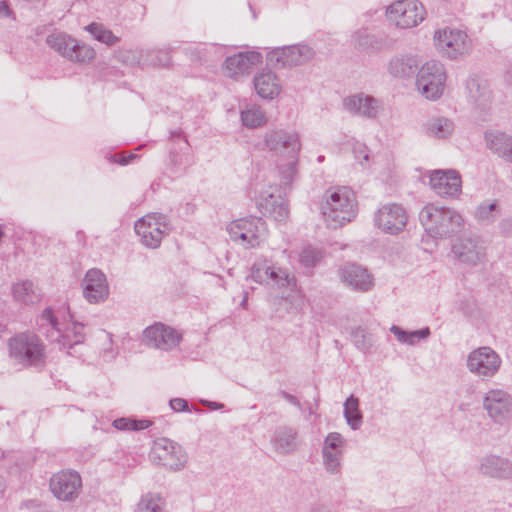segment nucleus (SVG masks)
I'll return each instance as SVG.
<instances>
[{
    "instance_id": "obj_59",
    "label": "nucleus",
    "mask_w": 512,
    "mask_h": 512,
    "mask_svg": "<svg viewBox=\"0 0 512 512\" xmlns=\"http://www.w3.org/2000/svg\"><path fill=\"white\" fill-rule=\"evenodd\" d=\"M120 163H121V164H123V165H126V164H128V163H129V160H128V159H126V158H123V159L120 161Z\"/></svg>"
},
{
    "instance_id": "obj_1",
    "label": "nucleus",
    "mask_w": 512,
    "mask_h": 512,
    "mask_svg": "<svg viewBox=\"0 0 512 512\" xmlns=\"http://www.w3.org/2000/svg\"><path fill=\"white\" fill-rule=\"evenodd\" d=\"M261 150L276 158L282 184L290 185L296 178L302 143L295 129L272 128L267 130L259 143Z\"/></svg>"
},
{
    "instance_id": "obj_54",
    "label": "nucleus",
    "mask_w": 512,
    "mask_h": 512,
    "mask_svg": "<svg viewBox=\"0 0 512 512\" xmlns=\"http://www.w3.org/2000/svg\"><path fill=\"white\" fill-rule=\"evenodd\" d=\"M281 396L286 400L288 401L289 403H291L292 405L294 406H297V407H300V402L299 400L292 394L286 392V391H281Z\"/></svg>"
},
{
    "instance_id": "obj_56",
    "label": "nucleus",
    "mask_w": 512,
    "mask_h": 512,
    "mask_svg": "<svg viewBox=\"0 0 512 512\" xmlns=\"http://www.w3.org/2000/svg\"><path fill=\"white\" fill-rule=\"evenodd\" d=\"M311 512H328V511L323 506H317V507H313Z\"/></svg>"
},
{
    "instance_id": "obj_5",
    "label": "nucleus",
    "mask_w": 512,
    "mask_h": 512,
    "mask_svg": "<svg viewBox=\"0 0 512 512\" xmlns=\"http://www.w3.org/2000/svg\"><path fill=\"white\" fill-rule=\"evenodd\" d=\"M39 331L42 332L50 341L57 342L60 348L73 349L74 346L83 343L85 335L83 325L73 323L65 331L60 327L58 319L50 308H46L38 318Z\"/></svg>"
},
{
    "instance_id": "obj_9",
    "label": "nucleus",
    "mask_w": 512,
    "mask_h": 512,
    "mask_svg": "<svg viewBox=\"0 0 512 512\" xmlns=\"http://www.w3.org/2000/svg\"><path fill=\"white\" fill-rule=\"evenodd\" d=\"M46 43L51 49L71 62L89 63L96 55L95 50L91 46L79 43L70 35L62 32L50 34L46 39Z\"/></svg>"
},
{
    "instance_id": "obj_13",
    "label": "nucleus",
    "mask_w": 512,
    "mask_h": 512,
    "mask_svg": "<svg viewBox=\"0 0 512 512\" xmlns=\"http://www.w3.org/2000/svg\"><path fill=\"white\" fill-rule=\"evenodd\" d=\"M387 18L396 27L409 29L418 26L426 16L424 6L418 0H399L386 10Z\"/></svg>"
},
{
    "instance_id": "obj_60",
    "label": "nucleus",
    "mask_w": 512,
    "mask_h": 512,
    "mask_svg": "<svg viewBox=\"0 0 512 512\" xmlns=\"http://www.w3.org/2000/svg\"><path fill=\"white\" fill-rule=\"evenodd\" d=\"M317 161H318L319 163H322V162L324 161V156H322V155H321V156H318Z\"/></svg>"
},
{
    "instance_id": "obj_7",
    "label": "nucleus",
    "mask_w": 512,
    "mask_h": 512,
    "mask_svg": "<svg viewBox=\"0 0 512 512\" xmlns=\"http://www.w3.org/2000/svg\"><path fill=\"white\" fill-rule=\"evenodd\" d=\"M435 47L438 52L451 60L461 59L472 51V40L466 32L446 27L434 34Z\"/></svg>"
},
{
    "instance_id": "obj_37",
    "label": "nucleus",
    "mask_w": 512,
    "mask_h": 512,
    "mask_svg": "<svg viewBox=\"0 0 512 512\" xmlns=\"http://www.w3.org/2000/svg\"><path fill=\"white\" fill-rule=\"evenodd\" d=\"M240 118L243 126L249 129L261 128L268 122L266 113L257 105L246 106V108L241 111Z\"/></svg>"
},
{
    "instance_id": "obj_53",
    "label": "nucleus",
    "mask_w": 512,
    "mask_h": 512,
    "mask_svg": "<svg viewBox=\"0 0 512 512\" xmlns=\"http://www.w3.org/2000/svg\"><path fill=\"white\" fill-rule=\"evenodd\" d=\"M151 425L149 420H133V431L144 430Z\"/></svg>"
},
{
    "instance_id": "obj_44",
    "label": "nucleus",
    "mask_w": 512,
    "mask_h": 512,
    "mask_svg": "<svg viewBox=\"0 0 512 512\" xmlns=\"http://www.w3.org/2000/svg\"><path fill=\"white\" fill-rule=\"evenodd\" d=\"M353 153L355 158L359 161L362 166L368 167L370 166V150L368 147L360 142H357L353 145Z\"/></svg>"
},
{
    "instance_id": "obj_19",
    "label": "nucleus",
    "mask_w": 512,
    "mask_h": 512,
    "mask_svg": "<svg viewBox=\"0 0 512 512\" xmlns=\"http://www.w3.org/2000/svg\"><path fill=\"white\" fill-rule=\"evenodd\" d=\"M313 49L307 45H290L274 48L268 54V60L279 67L303 65L314 57Z\"/></svg>"
},
{
    "instance_id": "obj_35",
    "label": "nucleus",
    "mask_w": 512,
    "mask_h": 512,
    "mask_svg": "<svg viewBox=\"0 0 512 512\" xmlns=\"http://www.w3.org/2000/svg\"><path fill=\"white\" fill-rule=\"evenodd\" d=\"M425 133L432 138L446 139L450 137L454 130V122L444 116L431 117L424 124Z\"/></svg>"
},
{
    "instance_id": "obj_28",
    "label": "nucleus",
    "mask_w": 512,
    "mask_h": 512,
    "mask_svg": "<svg viewBox=\"0 0 512 512\" xmlns=\"http://www.w3.org/2000/svg\"><path fill=\"white\" fill-rule=\"evenodd\" d=\"M271 444L274 451L279 454H292L299 447L298 432L291 426H279L273 433Z\"/></svg>"
},
{
    "instance_id": "obj_42",
    "label": "nucleus",
    "mask_w": 512,
    "mask_h": 512,
    "mask_svg": "<svg viewBox=\"0 0 512 512\" xmlns=\"http://www.w3.org/2000/svg\"><path fill=\"white\" fill-rule=\"evenodd\" d=\"M148 52L138 49H120L115 53V57L118 61L125 65L135 66L143 63V57Z\"/></svg>"
},
{
    "instance_id": "obj_14",
    "label": "nucleus",
    "mask_w": 512,
    "mask_h": 512,
    "mask_svg": "<svg viewBox=\"0 0 512 512\" xmlns=\"http://www.w3.org/2000/svg\"><path fill=\"white\" fill-rule=\"evenodd\" d=\"M250 278L259 284H272L278 287H292L296 284L293 275L276 267L271 260L265 257H259L253 263Z\"/></svg>"
},
{
    "instance_id": "obj_18",
    "label": "nucleus",
    "mask_w": 512,
    "mask_h": 512,
    "mask_svg": "<svg viewBox=\"0 0 512 512\" xmlns=\"http://www.w3.org/2000/svg\"><path fill=\"white\" fill-rule=\"evenodd\" d=\"M82 489V479L78 472L62 470L50 479V490L60 501H74Z\"/></svg>"
},
{
    "instance_id": "obj_26",
    "label": "nucleus",
    "mask_w": 512,
    "mask_h": 512,
    "mask_svg": "<svg viewBox=\"0 0 512 512\" xmlns=\"http://www.w3.org/2000/svg\"><path fill=\"white\" fill-rule=\"evenodd\" d=\"M478 472L485 477L507 480L512 477V462L496 454H487L480 458Z\"/></svg>"
},
{
    "instance_id": "obj_58",
    "label": "nucleus",
    "mask_w": 512,
    "mask_h": 512,
    "mask_svg": "<svg viewBox=\"0 0 512 512\" xmlns=\"http://www.w3.org/2000/svg\"><path fill=\"white\" fill-rule=\"evenodd\" d=\"M174 135H175V136H177V137H179V138H182V134H181V132L174 133V134H173V136H174ZM183 141H184V143H185V144H188L187 140H186L184 137H183Z\"/></svg>"
},
{
    "instance_id": "obj_31",
    "label": "nucleus",
    "mask_w": 512,
    "mask_h": 512,
    "mask_svg": "<svg viewBox=\"0 0 512 512\" xmlns=\"http://www.w3.org/2000/svg\"><path fill=\"white\" fill-rule=\"evenodd\" d=\"M419 67L417 56L399 54L393 56L387 63V71L393 78L408 79Z\"/></svg>"
},
{
    "instance_id": "obj_12",
    "label": "nucleus",
    "mask_w": 512,
    "mask_h": 512,
    "mask_svg": "<svg viewBox=\"0 0 512 512\" xmlns=\"http://www.w3.org/2000/svg\"><path fill=\"white\" fill-rule=\"evenodd\" d=\"M134 228L141 243L151 249L158 248L162 239L171 230L167 216L160 213H150L143 216L136 221Z\"/></svg>"
},
{
    "instance_id": "obj_50",
    "label": "nucleus",
    "mask_w": 512,
    "mask_h": 512,
    "mask_svg": "<svg viewBox=\"0 0 512 512\" xmlns=\"http://www.w3.org/2000/svg\"><path fill=\"white\" fill-rule=\"evenodd\" d=\"M158 56L156 60H153L151 63L153 65L160 66H168L170 64V56L167 52H158Z\"/></svg>"
},
{
    "instance_id": "obj_30",
    "label": "nucleus",
    "mask_w": 512,
    "mask_h": 512,
    "mask_svg": "<svg viewBox=\"0 0 512 512\" xmlns=\"http://www.w3.org/2000/svg\"><path fill=\"white\" fill-rule=\"evenodd\" d=\"M273 191L266 190L261 194L259 205L269 213L276 221L283 222L288 218L289 209L286 199L280 189Z\"/></svg>"
},
{
    "instance_id": "obj_25",
    "label": "nucleus",
    "mask_w": 512,
    "mask_h": 512,
    "mask_svg": "<svg viewBox=\"0 0 512 512\" xmlns=\"http://www.w3.org/2000/svg\"><path fill=\"white\" fill-rule=\"evenodd\" d=\"M83 295L89 303L103 302L108 298L109 286L105 274L96 268L87 271L83 281Z\"/></svg>"
},
{
    "instance_id": "obj_49",
    "label": "nucleus",
    "mask_w": 512,
    "mask_h": 512,
    "mask_svg": "<svg viewBox=\"0 0 512 512\" xmlns=\"http://www.w3.org/2000/svg\"><path fill=\"white\" fill-rule=\"evenodd\" d=\"M7 17L15 20L14 12L10 9L6 1H0V18Z\"/></svg>"
},
{
    "instance_id": "obj_4",
    "label": "nucleus",
    "mask_w": 512,
    "mask_h": 512,
    "mask_svg": "<svg viewBox=\"0 0 512 512\" xmlns=\"http://www.w3.org/2000/svg\"><path fill=\"white\" fill-rule=\"evenodd\" d=\"M9 357L23 368L42 369L46 365V347L34 333L22 332L8 341Z\"/></svg>"
},
{
    "instance_id": "obj_11",
    "label": "nucleus",
    "mask_w": 512,
    "mask_h": 512,
    "mask_svg": "<svg viewBox=\"0 0 512 512\" xmlns=\"http://www.w3.org/2000/svg\"><path fill=\"white\" fill-rule=\"evenodd\" d=\"M482 409L493 424L507 425L512 420V394L502 388H491L483 395Z\"/></svg>"
},
{
    "instance_id": "obj_46",
    "label": "nucleus",
    "mask_w": 512,
    "mask_h": 512,
    "mask_svg": "<svg viewBox=\"0 0 512 512\" xmlns=\"http://www.w3.org/2000/svg\"><path fill=\"white\" fill-rule=\"evenodd\" d=\"M171 409L175 412H181L188 409V402L182 398H174L169 402Z\"/></svg>"
},
{
    "instance_id": "obj_29",
    "label": "nucleus",
    "mask_w": 512,
    "mask_h": 512,
    "mask_svg": "<svg viewBox=\"0 0 512 512\" xmlns=\"http://www.w3.org/2000/svg\"><path fill=\"white\" fill-rule=\"evenodd\" d=\"M487 148L504 162L512 164V135L501 131L485 133Z\"/></svg>"
},
{
    "instance_id": "obj_43",
    "label": "nucleus",
    "mask_w": 512,
    "mask_h": 512,
    "mask_svg": "<svg viewBox=\"0 0 512 512\" xmlns=\"http://www.w3.org/2000/svg\"><path fill=\"white\" fill-rule=\"evenodd\" d=\"M322 257H323V253L320 249L313 248V247L309 246V247H305L302 250V252L300 253V256H299V261L303 266H305L307 268H312L315 265H317V263L320 262Z\"/></svg>"
},
{
    "instance_id": "obj_23",
    "label": "nucleus",
    "mask_w": 512,
    "mask_h": 512,
    "mask_svg": "<svg viewBox=\"0 0 512 512\" xmlns=\"http://www.w3.org/2000/svg\"><path fill=\"white\" fill-rule=\"evenodd\" d=\"M345 446L346 440L338 432H331L325 437L322 458L324 468L328 473H339Z\"/></svg>"
},
{
    "instance_id": "obj_34",
    "label": "nucleus",
    "mask_w": 512,
    "mask_h": 512,
    "mask_svg": "<svg viewBox=\"0 0 512 512\" xmlns=\"http://www.w3.org/2000/svg\"><path fill=\"white\" fill-rule=\"evenodd\" d=\"M257 94L264 99H273L280 92V84L271 71H262L254 77Z\"/></svg>"
},
{
    "instance_id": "obj_27",
    "label": "nucleus",
    "mask_w": 512,
    "mask_h": 512,
    "mask_svg": "<svg viewBox=\"0 0 512 512\" xmlns=\"http://www.w3.org/2000/svg\"><path fill=\"white\" fill-rule=\"evenodd\" d=\"M343 105L350 113L369 119L376 118L381 109L380 102L376 98L364 93L346 97Z\"/></svg>"
},
{
    "instance_id": "obj_38",
    "label": "nucleus",
    "mask_w": 512,
    "mask_h": 512,
    "mask_svg": "<svg viewBox=\"0 0 512 512\" xmlns=\"http://www.w3.org/2000/svg\"><path fill=\"white\" fill-rule=\"evenodd\" d=\"M500 215V207L497 200L483 201L480 203L475 211L474 217L481 224H491Z\"/></svg>"
},
{
    "instance_id": "obj_48",
    "label": "nucleus",
    "mask_w": 512,
    "mask_h": 512,
    "mask_svg": "<svg viewBox=\"0 0 512 512\" xmlns=\"http://www.w3.org/2000/svg\"><path fill=\"white\" fill-rule=\"evenodd\" d=\"M390 332L397 338L399 342L406 343V337L408 336L407 331H404L399 326L392 325L390 328Z\"/></svg>"
},
{
    "instance_id": "obj_10",
    "label": "nucleus",
    "mask_w": 512,
    "mask_h": 512,
    "mask_svg": "<svg viewBox=\"0 0 512 512\" xmlns=\"http://www.w3.org/2000/svg\"><path fill=\"white\" fill-rule=\"evenodd\" d=\"M227 231L232 241L239 242L246 248H254L265 239L267 227L262 218L249 217L231 222Z\"/></svg>"
},
{
    "instance_id": "obj_20",
    "label": "nucleus",
    "mask_w": 512,
    "mask_h": 512,
    "mask_svg": "<svg viewBox=\"0 0 512 512\" xmlns=\"http://www.w3.org/2000/svg\"><path fill=\"white\" fill-rule=\"evenodd\" d=\"M407 219V213L401 205L390 203L378 209L374 222L383 232L395 235L404 230Z\"/></svg>"
},
{
    "instance_id": "obj_6",
    "label": "nucleus",
    "mask_w": 512,
    "mask_h": 512,
    "mask_svg": "<svg viewBox=\"0 0 512 512\" xmlns=\"http://www.w3.org/2000/svg\"><path fill=\"white\" fill-rule=\"evenodd\" d=\"M447 72L445 66L435 60L424 63L416 76V88L427 100L436 101L444 93Z\"/></svg>"
},
{
    "instance_id": "obj_45",
    "label": "nucleus",
    "mask_w": 512,
    "mask_h": 512,
    "mask_svg": "<svg viewBox=\"0 0 512 512\" xmlns=\"http://www.w3.org/2000/svg\"><path fill=\"white\" fill-rule=\"evenodd\" d=\"M407 335L405 344L415 345L419 340L427 339L430 336V329L425 327L420 330L408 332Z\"/></svg>"
},
{
    "instance_id": "obj_8",
    "label": "nucleus",
    "mask_w": 512,
    "mask_h": 512,
    "mask_svg": "<svg viewBox=\"0 0 512 512\" xmlns=\"http://www.w3.org/2000/svg\"><path fill=\"white\" fill-rule=\"evenodd\" d=\"M466 367L483 381L493 379L502 367L501 356L490 346H481L469 352Z\"/></svg>"
},
{
    "instance_id": "obj_41",
    "label": "nucleus",
    "mask_w": 512,
    "mask_h": 512,
    "mask_svg": "<svg viewBox=\"0 0 512 512\" xmlns=\"http://www.w3.org/2000/svg\"><path fill=\"white\" fill-rule=\"evenodd\" d=\"M352 43L363 49H379L381 46L380 41L374 35L368 33L367 29L355 31L352 35Z\"/></svg>"
},
{
    "instance_id": "obj_22",
    "label": "nucleus",
    "mask_w": 512,
    "mask_h": 512,
    "mask_svg": "<svg viewBox=\"0 0 512 512\" xmlns=\"http://www.w3.org/2000/svg\"><path fill=\"white\" fill-rule=\"evenodd\" d=\"M431 189L444 198H456L462 191V180L456 170H435L430 174Z\"/></svg>"
},
{
    "instance_id": "obj_61",
    "label": "nucleus",
    "mask_w": 512,
    "mask_h": 512,
    "mask_svg": "<svg viewBox=\"0 0 512 512\" xmlns=\"http://www.w3.org/2000/svg\"><path fill=\"white\" fill-rule=\"evenodd\" d=\"M135 157H136V155L131 154V155L129 156V159H133V158H135Z\"/></svg>"
},
{
    "instance_id": "obj_3",
    "label": "nucleus",
    "mask_w": 512,
    "mask_h": 512,
    "mask_svg": "<svg viewBox=\"0 0 512 512\" xmlns=\"http://www.w3.org/2000/svg\"><path fill=\"white\" fill-rule=\"evenodd\" d=\"M419 219L427 234L435 239L448 238L464 226V219L458 211L433 204L421 210Z\"/></svg>"
},
{
    "instance_id": "obj_21",
    "label": "nucleus",
    "mask_w": 512,
    "mask_h": 512,
    "mask_svg": "<svg viewBox=\"0 0 512 512\" xmlns=\"http://www.w3.org/2000/svg\"><path fill=\"white\" fill-rule=\"evenodd\" d=\"M452 255L458 262L476 266L486 256L485 247L478 237H461L457 239L451 248Z\"/></svg>"
},
{
    "instance_id": "obj_32",
    "label": "nucleus",
    "mask_w": 512,
    "mask_h": 512,
    "mask_svg": "<svg viewBox=\"0 0 512 512\" xmlns=\"http://www.w3.org/2000/svg\"><path fill=\"white\" fill-rule=\"evenodd\" d=\"M466 88L469 100L481 111L487 110L492 102V94L488 85L475 77L467 80Z\"/></svg>"
},
{
    "instance_id": "obj_47",
    "label": "nucleus",
    "mask_w": 512,
    "mask_h": 512,
    "mask_svg": "<svg viewBox=\"0 0 512 512\" xmlns=\"http://www.w3.org/2000/svg\"><path fill=\"white\" fill-rule=\"evenodd\" d=\"M113 426L118 430H132L133 419L119 418L113 421Z\"/></svg>"
},
{
    "instance_id": "obj_40",
    "label": "nucleus",
    "mask_w": 512,
    "mask_h": 512,
    "mask_svg": "<svg viewBox=\"0 0 512 512\" xmlns=\"http://www.w3.org/2000/svg\"><path fill=\"white\" fill-rule=\"evenodd\" d=\"M85 29L94 39L108 46H113L120 41V38L115 36L111 30L105 28L103 24L93 22L87 25Z\"/></svg>"
},
{
    "instance_id": "obj_55",
    "label": "nucleus",
    "mask_w": 512,
    "mask_h": 512,
    "mask_svg": "<svg viewBox=\"0 0 512 512\" xmlns=\"http://www.w3.org/2000/svg\"><path fill=\"white\" fill-rule=\"evenodd\" d=\"M360 336L364 339L365 338V335L363 332L360 333ZM356 345L358 348H362V349H367L369 348L370 345H365V343L363 342L362 345H360V342L358 340H356Z\"/></svg>"
},
{
    "instance_id": "obj_2",
    "label": "nucleus",
    "mask_w": 512,
    "mask_h": 512,
    "mask_svg": "<svg viewBox=\"0 0 512 512\" xmlns=\"http://www.w3.org/2000/svg\"><path fill=\"white\" fill-rule=\"evenodd\" d=\"M324 199L321 211L325 223L330 228L341 227L356 217V196L350 188H330L325 192Z\"/></svg>"
},
{
    "instance_id": "obj_24",
    "label": "nucleus",
    "mask_w": 512,
    "mask_h": 512,
    "mask_svg": "<svg viewBox=\"0 0 512 512\" xmlns=\"http://www.w3.org/2000/svg\"><path fill=\"white\" fill-rule=\"evenodd\" d=\"M262 62V55L257 51H244L226 58L223 70L227 77L239 79L247 75L254 66Z\"/></svg>"
},
{
    "instance_id": "obj_52",
    "label": "nucleus",
    "mask_w": 512,
    "mask_h": 512,
    "mask_svg": "<svg viewBox=\"0 0 512 512\" xmlns=\"http://www.w3.org/2000/svg\"><path fill=\"white\" fill-rule=\"evenodd\" d=\"M205 50L203 44H198L190 49L191 57L194 60H202L204 56L201 55L202 51Z\"/></svg>"
},
{
    "instance_id": "obj_57",
    "label": "nucleus",
    "mask_w": 512,
    "mask_h": 512,
    "mask_svg": "<svg viewBox=\"0 0 512 512\" xmlns=\"http://www.w3.org/2000/svg\"><path fill=\"white\" fill-rule=\"evenodd\" d=\"M207 404L213 409H218L219 407H222V404H218L216 402H207Z\"/></svg>"
},
{
    "instance_id": "obj_51",
    "label": "nucleus",
    "mask_w": 512,
    "mask_h": 512,
    "mask_svg": "<svg viewBox=\"0 0 512 512\" xmlns=\"http://www.w3.org/2000/svg\"><path fill=\"white\" fill-rule=\"evenodd\" d=\"M500 229L506 236L512 235V219H504L500 222Z\"/></svg>"
},
{
    "instance_id": "obj_33",
    "label": "nucleus",
    "mask_w": 512,
    "mask_h": 512,
    "mask_svg": "<svg viewBox=\"0 0 512 512\" xmlns=\"http://www.w3.org/2000/svg\"><path fill=\"white\" fill-rule=\"evenodd\" d=\"M12 294L15 301L25 305L36 304L42 298L40 288L30 280L15 283L12 287Z\"/></svg>"
},
{
    "instance_id": "obj_36",
    "label": "nucleus",
    "mask_w": 512,
    "mask_h": 512,
    "mask_svg": "<svg viewBox=\"0 0 512 512\" xmlns=\"http://www.w3.org/2000/svg\"><path fill=\"white\" fill-rule=\"evenodd\" d=\"M166 499L157 492L143 494L136 504L135 512H167Z\"/></svg>"
},
{
    "instance_id": "obj_39",
    "label": "nucleus",
    "mask_w": 512,
    "mask_h": 512,
    "mask_svg": "<svg viewBox=\"0 0 512 512\" xmlns=\"http://www.w3.org/2000/svg\"><path fill=\"white\" fill-rule=\"evenodd\" d=\"M344 417L352 430H357L362 424V413L359 409V399L350 395L344 403Z\"/></svg>"
},
{
    "instance_id": "obj_15",
    "label": "nucleus",
    "mask_w": 512,
    "mask_h": 512,
    "mask_svg": "<svg viewBox=\"0 0 512 512\" xmlns=\"http://www.w3.org/2000/svg\"><path fill=\"white\" fill-rule=\"evenodd\" d=\"M338 277L348 289L367 293L375 286L374 275L363 265L355 262H347L339 267Z\"/></svg>"
},
{
    "instance_id": "obj_17",
    "label": "nucleus",
    "mask_w": 512,
    "mask_h": 512,
    "mask_svg": "<svg viewBox=\"0 0 512 512\" xmlns=\"http://www.w3.org/2000/svg\"><path fill=\"white\" fill-rule=\"evenodd\" d=\"M152 454L159 464L174 471L183 469L188 460L184 448L167 438L159 439L154 443Z\"/></svg>"
},
{
    "instance_id": "obj_16",
    "label": "nucleus",
    "mask_w": 512,
    "mask_h": 512,
    "mask_svg": "<svg viewBox=\"0 0 512 512\" xmlns=\"http://www.w3.org/2000/svg\"><path fill=\"white\" fill-rule=\"evenodd\" d=\"M181 340L180 332L160 322L148 326L142 334V341L146 346L166 352L175 349Z\"/></svg>"
}]
</instances>
